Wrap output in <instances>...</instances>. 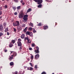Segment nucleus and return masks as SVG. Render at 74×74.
<instances>
[{
    "mask_svg": "<svg viewBox=\"0 0 74 74\" xmlns=\"http://www.w3.org/2000/svg\"><path fill=\"white\" fill-rule=\"evenodd\" d=\"M0 10H2V7H0Z\"/></svg>",
    "mask_w": 74,
    "mask_h": 74,
    "instance_id": "nucleus-51",
    "label": "nucleus"
},
{
    "mask_svg": "<svg viewBox=\"0 0 74 74\" xmlns=\"http://www.w3.org/2000/svg\"><path fill=\"white\" fill-rule=\"evenodd\" d=\"M32 60H31V62H32Z\"/></svg>",
    "mask_w": 74,
    "mask_h": 74,
    "instance_id": "nucleus-57",
    "label": "nucleus"
},
{
    "mask_svg": "<svg viewBox=\"0 0 74 74\" xmlns=\"http://www.w3.org/2000/svg\"><path fill=\"white\" fill-rule=\"evenodd\" d=\"M20 8H21V6H20L17 7V10H19V9H20Z\"/></svg>",
    "mask_w": 74,
    "mask_h": 74,
    "instance_id": "nucleus-22",
    "label": "nucleus"
},
{
    "mask_svg": "<svg viewBox=\"0 0 74 74\" xmlns=\"http://www.w3.org/2000/svg\"><path fill=\"white\" fill-rule=\"evenodd\" d=\"M32 47H34L35 46V44L34 43H33L32 44Z\"/></svg>",
    "mask_w": 74,
    "mask_h": 74,
    "instance_id": "nucleus-33",
    "label": "nucleus"
},
{
    "mask_svg": "<svg viewBox=\"0 0 74 74\" xmlns=\"http://www.w3.org/2000/svg\"><path fill=\"white\" fill-rule=\"evenodd\" d=\"M29 64H30V65H31V66L32 67H33V65H32V63H29Z\"/></svg>",
    "mask_w": 74,
    "mask_h": 74,
    "instance_id": "nucleus-36",
    "label": "nucleus"
},
{
    "mask_svg": "<svg viewBox=\"0 0 74 74\" xmlns=\"http://www.w3.org/2000/svg\"><path fill=\"white\" fill-rule=\"evenodd\" d=\"M3 25H4V26H6V23H4Z\"/></svg>",
    "mask_w": 74,
    "mask_h": 74,
    "instance_id": "nucleus-50",
    "label": "nucleus"
},
{
    "mask_svg": "<svg viewBox=\"0 0 74 74\" xmlns=\"http://www.w3.org/2000/svg\"><path fill=\"white\" fill-rule=\"evenodd\" d=\"M22 48V47H20L19 48V49L20 51H21V49Z\"/></svg>",
    "mask_w": 74,
    "mask_h": 74,
    "instance_id": "nucleus-32",
    "label": "nucleus"
},
{
    "mask_svg": "<svg viewBox=\"0 0 74 74\" xmlns=\"http://www.w3.org/2000/svg\"><path fill=\"white\" fill-rule=\"evenodd\" d=\"M7 35L8 36H9L10 35V33L8 32H7Z\"/></svg>",
    "mask_w": 74,
    "mask_h": 74,
    "instance_id": "nucleus-40",
    "label": "nucleus"
},
{
    "mask_svg": "<svg viewBox=\"0 0 74 74\" xmlns=\"http://www.w3.org/2000/svg\"><path fill=\"white\" fill-rule=\"evenodd\" d=\"M28 15L27 14H26L24 15V17L23 18L24 22H27V20L28 19Z\"/></svg>",
    "mask_w": 74,
    "mask_h": 74,
    "instance_id": "nucleus-2",
    "label": "nucleus"
},
{
    "mask_svg": "<svg viewBox=\"0 0 74 74\" xmlns=\"http://www.w3.org/2000/svg\"><path fill=\"white\" fill-rule=\"evenodd\" d=\"M39 58V54H38L35 55V59H37Z\"/></svg>",
    "mask_w": 74,
    "mask_h": 74,
    "instance_id": "nucleus-7",
    "label": "nucleus"
},
{
    "mask_svg": "<svg viewBox=\"0 0 74 74\" xmlns=\"http://www.w3.org/2000/svg\"><path fill=\"white\" fill-rule=\"evenodd\" d=\"M29 35V36H30L32 37V36H33V33H32V32H30V33Z\"/></svg>",
    "mask_w": 74,
    "mask_h": 74,
    "instance_id": "nucleus-17",
    "label": "nucleus"
},
{
    "mask_svg": "<svg viewBox=\"0 0 74 74\" xmlns=\"http://www.w3.org/2000/svg\"><path fill=\"white\" fill-rule=\"evenodd\" d=\"M11 53V56H9L10 58L9 59H10V60H12L13 59V56H15L16 55V52L10 51Z\"/></svg>",
    "mask_w": 74,
    "mask_h": 74,
    "instance_id": "nucleus-1",
    "label": "nucleus"
},
{
    "mask_svg": "<svg viewBox=\"0 0 74 74\" xmlns=\"http://www.w3.org/2000/svg\"><path fill=\"white\" fill-rule=\"evenodd\" d=\"M25 40H29V37H27L25 38Z\"/></svg>",
    "mask_w": 74,
    "mask_h": 74,
    "instance_id": "nucleus-29",
    "label": "nucleus"
},
{
    "mask_svg": "<svg viewBox=\"0 0 74 74\" xmlns=\"http://www.w3.org/2000/svg\"><path fill=\"white\" fill-rule=\"evenodd\" d=\"M5 8V9L7 8V5H5L4 6Z\"/></svg>",
    "mask_w": 74,
    "mask_h": 74,
    "instance_id": "nucleus-42",
    "label": "nucleus"
},
{
    "mask_svg": "<svg viewBox=\"0 0 74 74\" xmlns=\"http://www.w3.org/2000/svg\"><path fill=\"white\" fill-rule=\"evenodd\" d=\"M10 66H13V65H14V62H11L10 63Z\"/></svg>",
    "mask_w": 74,
    "mask_h": 74,
    "instance_id": "nucleus-19",
    "label": "nucleus"
},
{
    "mask_svg": "<svg viewBox=\"0 0 74 74\" xmlns=\"http://www.w3.org/2000/svg\"><path fill=\"white\" fill-rule=\"evenodd\" d=\"M3 29V26L0 25V31H2Z\"/></svg>",
    "mask_w": 74,
    "mask_h": 74,
    "instance_id": "nucleus-10",
    "label": "nucleus"
},
{
    "mask_svg": "<svg viewBox=\"0 0 74 74\" xmlns=\"http://www.w3.org/2000/svg\"><path fill=\"white\" fill-rule=\"evenodd\" d=\"M48 29V26H44L43 29H44V30H45V29Z\"/></svg>",
    "mask_w": 74,
    "mask_h": 74,
    "instance_id": "nucleus-15",
    "label": "nucleus"
},
{
    "mask_svg": "<svg viewBox=\"0 0 74 74\" xmlns=\"http://www.w3.org/2000/svg\"><path fill=\"white\" fill-rule=\"evenodd\" d=\"M14 14L15 15H16L18 14V13H17L16 12H15L14 13Z\"/></svg>",
    "mask_w": 74,
    "mask_h": 74,
    "instance_id": "nucleus-38",
    "label": "nucleus"
},
{
    "mask_svg": "<svg viewBox=\"0 0 74 74\" xmlns=\"http://www.w3.org/2000/svg\"><path fill=\"white\" fill-rule=\"evenodd\" d=\"M27 70H30V67L27 68Z\"/></svg>",
    "mask_w": 74,
    "mask_h": 74,
    "instance_id": "nucleus-52",
    "label": "nucleus"
},
{
    "mask_svg": "<svg viewBox=\"0 0 74 74\" xmlns=\"http://www.w3.org/2000/svg\"><path fill=\"white\" fill-rule=\"evenodd\" d=\"M34 58V56L33 55H32L31 57V60H33V59Z\"/></svg>",
    "mask_w": 74,
    "mask_h": 74,
    "instance_id": "nucleus-23",
    "label": "nucleus"
},
{
    "mask_svg": "<svg viewBox=\"0 0 74 74\" xmlns=\"http://www.w3.org/2000/svg\"><path fill=\"white\" fill-rule=\"evenodd\" d=\"M38 7L39 8H41V7H42V5H38Z\"/></svg>",
    "mask_w": 74,
    "mask_h": 74,
    "instance_id": "nucleus-26",
    "label": "nucleus"
},
{
    "mask_svg": "<svg viewBox=\"0 0 74 74\" xmlns=\"http://www.w3.org/2000/svg\"><path fill=\"white\" fill-rule=\"evenodd\" d=\"M25 3H24V2H23L22 3V5H25Z\"/></svg>",
    "mask_w": 74,
    "mask_h": 74,
    "instance_id": "nucleus-49",
    "label": "nucleus"
},
{
    "mask_svg": "<svg viewBox=\"0 0 74 74\" xmlns=\"http://www.w3.org/2000/svg\"><path fill=\"white\" fill-rule=\"evenodd\" d=\"M32 11V9L30 8L27 11V13L28 12H30Z\"/></svg>",
    "mask_w": 74,
    "mask_h": 74,
    "instance_id": "nucleus-11",
    "label": "nucleus"
},
{
    "mask_svg": "<svg viewBox=\"0 0 74 74\" xmlns=\"http://www.w3.org/2000/svg\"><path fill=\"white\" fill-rule=\"evenodd\" d=\"M29 26H32V27H33V23H30L29 24Z\"/></svg>",
    "mask_w": 74,
    "mask_h": 74,
    "instance_id": "nucleus-14",
    "label": "nucleus"
},
{
    "mask_svg": "<svg viewBox=\"0 0 74 74\" xmlns=\"http://www.w3.org/2000/svg\"><path fill=\"white\" fill-rule=\"evenodd\" d=\"M2 0V1H4V0Z\"/></svg>",
    "mask_w": 74,
    "mask_h": 74,
    "instance_id": "nucleus-58",
    "label": "nucleus"
},
{
    "mask_svg": "<svg viewBox=\"0 0 74 74\" xmlns=\"http://www.w3.org/2000/svg\"><path fill=\"white\" fill-rule=\"evenodd\" d=\"M27 42L28 44H30V43H31V40L30 39H28L27 40Z\"/></svg>",
    "mask_w": 74,
    "mask_h": 74,
    "instance_id": "nucleus-13",
    "label": "nucleus"
},
{
    "mask_svg": "<svg viewBox=\"0 0 74 74\" xmlns=\"http://www.w3.org/2000/svg\"><path fill=\"white\" fill-rule=\"evenodd\" d=\"M23 0H21V3H23Z\"/></svg>",
    "mask_w": 74,
    "mask_h": 74,
    "instance_id": "nucleus-47",
    "label": "nucleus"
},
{
    "mask_svg": "<svg viewBox=\"0 0 74 74\" xmlns=\"http://www.w3.org/2000/svg\"><path fill=\"white\" fill-rule=\"evenodd\" d=\"M2 14V11H0V15H1Z\"/></svg>",
    "mask_w": 74,
    "mask_h": 74,
    "instance_id": "nucleus-43",
    "label": "nucleus"
},
{
    "mask_svg": "<svg viewBox=\"0 0 74 74\" xmlns=\"http://www.w3.org/2000/svg\"><path fill=\"white\" fill-rule=\"evenodd\" d=\"M13 46V44H12L11 43H10L9 44V47L10 48H11Z\"/></svg>",
    "mask_w": 74,
    "mask_h": 74,
    "instance_id": "nucleus-9",
    "label": "nucleus"
},
{
    "mask_svg": "<svg viewBox=\"0 0 74 74\" xmlns=\"http://www.w3.org/2000/svg\"><path fill=\"white\" fill-rule=\"evenodd\" d=\"M13 26H17L19 25V22L18 21H16L13 23Z\"/></svg>",
    "mask_w": 74,
    "mask_h": 74,
    "instance_id": "nucleus-4",
    "label": "nucleus"
},
{
    "mask_svg": "<svg viewBox=\"0 0 74 74\" xmlns=\"http://www.w3.org/2000/svg\"><path fill=\"white\" fill-rule=\"evenodd\" d=\"M19 74H22V71H20L19 72Z\"/></svg>",
    "mask_w": 74,
    "mask_h": 74,
    "instance_id": "nucleus-35",
    "label": "nucleus"
},
{
    "mask_svg": "<svg viewBox=\"0 0 74 74\" xmlns=\"http://www.w3.org/2000/svg\"><path fill=\"white\" fill-rule=\"evenodd\" d=\"M37 26H41V23H39L38 25Z\"/></svg>",
    "mask_w": 74,
    "mask_h": 74,
    "instance_id": "nucleus-28",
    "label": "nucleus"
},
{
    "mask_svg": "<svg viewBox=\"0 0 74 74\" xmlns=\"http://www.w3.org/2000/svg\"><path fill=\"white\" fill-rule=\"evenodd\" d=\"M17 44L18 46H20L22 45V43H21V42H17Z\"/></svg>",
    "mask_w": 74,
    "mask_h": 74,
    "instance_id": "nucleus-8",
    "label": "nucleus"
},
{
    "mask_svg": "<svg viewBox=\"0 0 74 74\" xmlns=\"http://www.w3.org/2000/svg\"><path fill=\"white\" fill-rule=\"evenodd\" d=\"M35 2H38V4H40L42 3V0H33Z\"/></svg>",
    "mask_w": 74,
    "mask_h": 74,
    "instance_id": "nucleus-5",
    "label": "nucleus"
},
{
    "mask_svg": "<svg viewBox=\"0 0 74 74\" xmlns=\"http://www.w3.org/2000/svg\"><path fill=\"white\" fill-rule=\"evenodd\" d=\"M25 36V35L24 34H23L21 36V38H24Z\"/></svg>",
    "mask_w": 74,
    "mask_h": 74,
    "instance_id": "nucleus-12",
    "label": "nucleus"
},
{
    "mask_svg": "<svg viewBox=\"0 0 74 74\" xmlns=\"http://www.w3.org/2000/svg\"><path fill=\"white\" fill-rule=\"evenodd\" d=\"M29 49L31 51H32V48H29Z\"/></svg>",
    "mask_w": 74,
    "mask_h": 74,
    "instance_id": "nucleus-44",
    "label": "nucleus"
},
{
    "mask_svg": "<svg viewBox=\"0 0 74 74\" xmlns=\"http://www.w3.org/2000/svg\"><path fill=\"white\" fill-rule=\"evenodd\" d=\"M30 32H27L26 33V34H27V35H29L30 34Z\"/></svg>",
    "mask_w": 74,
    "mask_h": 74,
    "instance_id": "nucleus-20",
    "label": "nucleus"
},
{
    "mask_svg": "<svg viewBox=\"0 0 74 74\" xmlns=\"http://www.w3.org/2000/svg\"><path fill=\"white\" fill-rule=\"evenodd\" d=\"M15 74H18V72L16 71L15 72Z\"/></svg>",
    "mask_w": 74,
    "mask_h": 74,
    "instance_id": "nucleus-46",
    "label": "nucleus"
},
{
    "mask_svg": "<svg viewBox=\"0 0 74 74\" xmlns=\"http://www.w3.org/2000/svg\"><path fill=\"white\" fill-rule=\"evenodd\" d=\"M36 49H37V50H35V52H36V53H39V48H38V47L37 46L36 47Z\"/></svg>",
    "mask_w": 74,
    "mask_h": 74,
    "instance_id": "nucleus-6",
    "label": "nucleus"
},
{
    "mask_svg": "<svg viewBox=\"0 0 74 74\" xmlns=\"http://www.w3.org/2000/svg\"><path fill=\"white\" fill-rule=\"evenodd\" d=\"M3 35V33L0 32V37H1V36Z\"/></svg>",
    "mask_w": 74,
    "mask_h": 74,
    "instance_id": "nucleus-24",
    "label": "nucleus"
},
{
    "mask_svg": "<svg viewBox=\"0 0 74 74\" xmlns=\"http://www.w3.org/2000/svg\"><path fill=\"white\" fill-rule=\"evenodd\" d=\"M34 68H35V69H37V65H35L34 67Z\"/></svg>",
    "mask_w": 74,
    "mask_h": 74,
    "instance_id": "nucleus-41",
    "label": "nucleus"
},
{
    "mask_svg": "<svg viewBox=\"0 0 74 74\" xmlns=\"http://www.w3.org/2000/svg\"><path fill=\"white\" fill-rule=\"evenodd\" d=\"M1 18H2V17H1V16H0V19Z\"/></svg>",
    "mask_w": 74,
    "mask_h": 74,
    "instance_id": "nucleus-56",
    "label": "nucleus"
},
{
    "mask_svg": "<svg viewBox=\"0 0 74 74\" xmlns=\"http://www.w3.org/2000/svg\"><path fill=\"white\" fill-rule=\"evenodd\" d=\"M28 61H29V60H30V59H29V58L28 59Z\"/></svg>",
    "mask_w": 74,
    "mask_h": 74,
    "instance_id": "nucleus-55",
    "label": "nucleus"
},
{
    "mask_svg": "<svg viewBox=\"0 0 74 74\" xmlns=\"http://www.w3.org/2000/svg\"><path fill=\"white\" fill-rule=\"evenodd\" d=\"M29 30H32V28L30 27L29 28Z\"/></svg>",
    "mask_w": 74,
    "mask_h": 74,
    "instance_id": "nucleus-34",
    "label": "nucleus"
},
{
    "mask_svg": "<svg viewBox=\"0 0 74 74\" xmlns=\"http://www.w3.org/2000/svg\"><path fill=\"white\" fill-rule=\"evenodd\" d=\"M7 1H9V0H7Z\"/></svg>",
    "mask_w": 74,
    "mask_h": 74,
    "instance_id": "nucleus-59",
    "label": "nucleus"
},
{
    "mask_svg": "<svg viewBox=\"0 0 74 74\" xmlns=\"http://www.w3.org/2000/svg\"><path fill=\"white\" fill-rule=\"evenodd\" d=\"M4 51L5 52H7V50H4Z\"/></svg>",
    "mask_w": 74,
    "mask_h": 74,
    "instance_id": "nucleus-45",
    "label": "nucleus"
},
{
    "mask_svg": "<svg viewBox=\"0 0 74 74\" xmlns=\"http://www.w3.org/2000/svg\"><path fill=\"white\" fill-rule=\"evenodd\" d=\"M24 69H26V68H27V66H24Z\"/></svg>",
    "mask_w": 74,
    "mask_h": 74,
    "instance_id": "nucleus-53",
    "label": "nucleus"
},
{
    "mask_svg": "<svg viewBox=\"0 0 74 74\" xmlns=\"http://www.w3.org/2000/svg\"><path fill=\"white\" fill-rule=\"evenodd\" d=\"M13 29H14V32H16V29L15 28H14Z\"/></svg>",
    "mask_w": 74,
    "mask_h": 74,
    "instance_id": "nucleus-31",
    "label": "nucleus"
},
{
    "mask_svg": "<svg viewBox=\"0 0 74 74\" xmlns=\"http://www.w3.org/2000/svg\"><path fill=\"white\" fill-rule=\"evenodd\" d=\"M8 28H6L5 30V32H8Z\"/></svg>",
    "mask_w": 74,
    "mask_h": 74,
    "instance_id": "nucleus-21",
    "label": "nucleus"
},
{
    "mask_svg": "<svg viewBox=\"0 0 74 74\" xmlns=\"http://www.w3.org/2000/svg\"><path fill=\"white\" fill-rule=\"evenodd\" d=\"M18 42H21V41H22V40H21L20 38L18 39Z\"/></svg>",
    "mask_w": 74,
    "mask_h": 74,
    "instance_id": "nucleus-27",
    "label": "nucleus"
},
{
    "mask_svg": "<svg viewBox=\"0 0 74 74\" xmlns=\"http://www.w3.org/2000/svg\"><path fill=\"white\" fill-rule=\"evenodd\" d=\"M41 74H46V73L45 72H43Z\"/></svg>",
    "mask_w": 74,
    "mask_h": 74,
    "instance_id": "nucleus-37",
    "label": "nucleus"
},
{
    "mask_svg": "<svg viewBox=\"0 0 74 74\" xmlns=\"http://www.w3.org/2000/svg\"><path fill=\"white\" fill-rule=\"evenodd\" d=\"M12 8H13V10H14V11H15V10H16V7H13Z\"/></svg>",
    "mask_w": 74,
    "mask_h": 74,
    "instance_id": "nucleus-30",
    "label": "nucleus"
},
{
    "mask_svg": "<svg viewBox=\"0 0 74 74\" xmlns=\"http://www.w3.org/2000/svg\"><path fill=\"white\" fill-rule=\"evenodd\" d=\"M27 27H26L24 30V32H26V31H27Z\"/></svg>",
    "mask_w": 74,
    "mask_h": 74,
    "instance_id": "nucleus-16",
    "label": "nucleus"
},
{
    "mask_svg": "<svg viewBox=\"0 0 74 74\" xmlns=\"http://www.w3.org/2000/svg\"><path fill=\"white\" fill-rule=\"evenodd\" d=\"M17 29H20V27H18Z\"/></svg>",
    "mask_w": 74,
    "mask_h": 74,
    "instance_id": "nucleus-54",
    "label": "nucleus"
},
{
    "mask_svg": "<svg viewBox=\"0 0 74 74\" xmlns=\"http://www.w3.org/2000/svg\"><path fill=\"white\" fill-rule=\"evenodd\" d=\"M29 70H33V68H32V67H30V69Z\"/></svg>",
    "mask_w": 74,
    "mask_h": 74,
    "instance_id": "nucleus-39",
    "label": "nucleus"
},
{
    "mask_svg": "<svg viewBox=\"0 0 74 74\" xmlns=\"http://www.w3.org/2000/svg\"><path fill=\"white\" fill-rule=\"evenodd\" d=\"M33 31L34 33H36V31L35 29L34 28L33 29Z\"/></svg>",
    "mask_w": 74,
    "mask_h": 74,
    "instance_id": "nucleus-25",
    "label": "nucleus"
},
{
    "mask_svg": "<svg viewBox=\"0 0 74 74\" xmlns=\"http://www.w3.org/2000/svg\"><path fill=\"white\" fill-rule=\"evenodd\" d=\"M23 15H24L23 12V11H22L19 14V18H22L23 17Z\"/></svg>",
    "mask_w": 74,
    "mask_h": 74,
    "instance_id": "nucleus-3",
    "label": "nucleus"
},
{
    "mask_svg": "<svg viewBox=\"0 0 74 74\" xmlns=\"http://www.w3.org/2000/svg\"><path fill=\"white\" fill-rule=\"evenodd\" d=\"M15 40H12L11 42L12 44H14V43H15Z\"/></svg>",
    "mask_w": 74,
    "mask_h": 74,
    "instance_id": "nucleus-18",
    "label": "nucleus"
},
{
    "mask_svg": "<svg viewBox=\"0 0 74 74\" xmlns=\"http://www.w3.org/2000/svg\"><path fill=\"white\" fill-rule=\"evenodd\" d=\"M15 2H18V1L17 0H14Z\"/></svg>",
    "mask_w": 74,
    "mask_h": 74,
    "instance_id": "nucleus-48",
    "label": "nucleus"
}]
</instances>
